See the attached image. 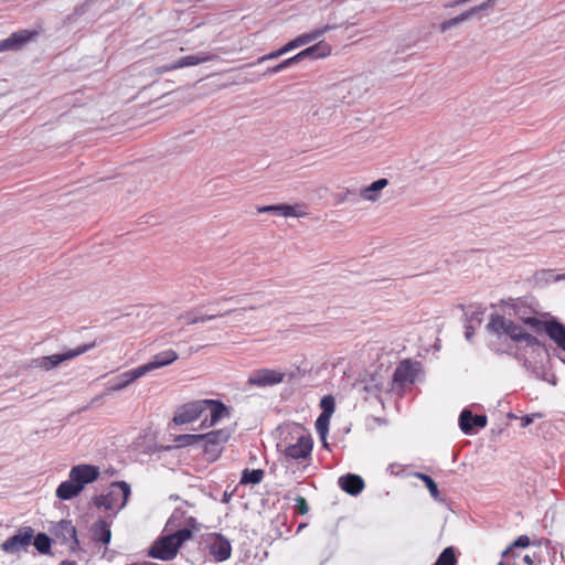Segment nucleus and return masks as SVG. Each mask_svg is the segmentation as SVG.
<instances>
[{"label": "nucleus", "instance_id": "46", "mask_svg": "<svg viewBox=\"0 0 565 565\" xmlns=\"http://www.w3.org/2000/svg\"><path fill=\"white\" fill-rule=\"evenodd\" d=\"M521 420H522V426H523V427L529 426V425L533 422L532 417H531V416H529V415L523 416V417L521 418Z\"/></svg>", "mask_w": 565, "mask_h": 565}, {"label": "nucleus", "instance_id": "36", "mask_svg": "<svg viewBox=\"0 0 565 565\" xmlns=\"http://www.w3.org/2000/svg\"><path fill=\"white\" fill-rule=\"evenodd\" d=\"M468 19H469L468 14L465 11V12L460 13L459 15H457L455 18H451L449 20H446V21L441 22L440 23V31L445 32V31L449 30L450 28H452V26H455V25L459 24L460 22H463V21H466Z\"/></svg>", "mask_w": 565, "mask_h": 565}, {"label": "nucleus", "instance_id": "12", "mask_svg": "<svg viewBox=\"0 0 565 565\" xmlns=\"http://www.w3.org/2000/svg\"><path fill=\"white\" fill-rule=\"evenodd\" d=\"M38 31L20 30L13 32L9 38L0 41V52L7 50H19L28 42L36 38Z\"/></svg>", "mask_w": 565, "mask_h": 565}, {"label": "nucleus", "instance_id": "31", "mask_svg": "<svg viewBox=\"0 0 565 565\" xmlns=\"http://www.w3.org/2000/svg\"><path fill=\"white\" fill-rule=\"evenodd\" d=\"M457 562L455 548L448 546L440 553L434 565H457Z\"/></svg>", "mask_w": 565, "mask_h": 565}, {"label": "nucleus", "instance_id": "2", "mask_svg": "<svg viewBox=\"0 0 565 565\" xmlns=\"http://www.w3.org/2000/svg\"><path fill=\"white\" fill-rule=\"evenodd\" d=\"M99 477V469L93 465L74 466L68 473V479L56 489L55 494L60 500H71L78 495L86 484L94 482Z\"/></svg>", "mask_w": 565, "mask_h": 565}, {"label": "nucleus", "instance_id": "23", "mask_svg": "<svg viewBox=\"0 0 565 565\" xmlns=\"http://www.w3.org/2000/svg\"><path fill=\"white\" fill-rule=\"evenodd\" d=\"M388 184L387 179L382 178L374 181L371 185L361 190V196L367 201H375L379 198V191Z\"/></svg>", "mask_w": 565, "mask_h": 565}, {"label": "nucleus", "instance_id": "10", "mask_svg": "<svg viewBox=\"0 0 565 565\" xmlns=\"http://www.w3.org/2000/svg\"><path fill=\"white\" fill-rule=\"evenodd\" d=\"M284 379V372L270 369H258L249 374L247 384L257 387L273 386L281 383Z\"/></svg>", "mask_w": 565, "mask_h": 565}, {"label": "nucleus", "instance_id": "14", "mask_svg": "<svg viewBox=\"0 0 565 565\" xmlns=\"http://www.w3.org/2000/svg\"><path fill=\"white\" fill-rule=\"evenodd\" d=\"M417 370L409 360L402 361L395 369L393 381L398 386H405L415 382Z\"/></svg>", "mask_w": 565, "mask_h": 565}, {"label": "nucleus", "instance_id": "16", "mask_svg": "<svg viewBox=\"0 0 565 565\" xmlns=\"http://www.w3.org/2000/svg\"><path fill=\"white\" fill-rule=\"evenodd\" d=\"M143 376L142 372L140 371L139 366L129 371H126L118 376H116L107 387V391L110 392H117L126 388L131 383H134L136 380Z\"/></svg>", "mask_w": 565, "mask_h": 565}, {"label": "nucleus", "instance_id": "20", "mask_svg": "<svg viewBox=\"0 0 565 565\" xmlns=\"http://www.w3.org/2000/svg\"><path fill=\"white\" fill-rule=\"evenodd\" d=\"M545 333L553 340L556 345L565 351V326L556 319L551 318L547 320V329Z\"/></svg>", "mask_w": 565, "mask_h": 565}, {"label": "nucleus", "instance_id": "6", "mask_svg": "<svg viewBox=\"0 0 565 565\" xmlns=\"http://www.w3.org/2000/svg\"><path fill=\"white\" fill-rule=\"evenodd\" d=\"M231 436L232 430L230 428H220L201 434V443L204 444L203 452L209 460L215 461L221 456Z\"/></svg>", "mask_w": 565, "mask_h": 565}, {"label": "nucleus", "instance_id": "13", "mask_svg": "<svg viewBox=\"0 0 565 565\" xmlns=\"http://www.w3.org/2000/svg\"><path fill=\"white\" fill-rule=\"evenodd\" d=\"M178 356L179 355L174 350L168 349L154 354L148 363L140 365L139 369L145 376L153 370L172 364L178 360Z\"/></svg>", "mask_w": 565, "mask_h": 565}, {"label": "nucleus", "instance_id": "25", "mask_svg": "<svg viewBox=\"0 0 565 565\" xmlns=\"http://www.w3.org/2000/svg\"><path fill=\"white\" fill-rule=\"evenodd\" d=\"M60 529L66 539L72 540L71 550L76 551L79 547V542L77 539V532H76L75 526L72 524L71 521H62L60 523Z\"/></svg>", "mask_w": 565, "mask_h": 565}, {"label": "nucleus", "instance_id": "47", "mask_svg": "<svg viewBox=\"0 0 565 565\" xmlns=\"http://www.w3.org/2000/svg\"><path fill=\"white\" fill-rule=\"evenodd\" d=\"M60 565H77V564L74 561L65 559V561L61 562Z\"/></svg>", "mask_w": 565, "mask_h": 565}, {"label": "nucleus", "instance_id": "5", "mask_svg": "<svg viewBox=\"0 0 565 565\" xmlns=\"http://www.w3.org/2000/svg\"><path fill=\"white\" fill-rule=\"evenodd\" d=\"M129 495V484L125 481H118L110 484L106 494L95 497L94 503L107 511L118 512L127 504Z\"/></svg>", "mask_w": 565, "mask_h": 565}, {"label": "nucleus", "instance_id": "17", "mask_svg": "<svg viewBox=\"0 0 565 565\" xmlns=\"http://www.w3.org/2000/svg\"><path fill=\"white\" fill-rule=\"evenodd\" d=\"M488 418L486 415H473L471 411L465 409L459 416V426L465 434H470L472 428L487 426Z\"/></svg>", "mask_w": 565, "mask_h": 565}, {"label": "nucleus", "instance_id": "7", "mask_svg": "<svg viewBox=\"0 0 565 565\" xmlns=\"http://www.w3.org/2000/svg\"><path fill=\"white\" fill-rule=\"evenodd\" d=\"M291 441L285 446L282 454L285 457L292 460H306L311 457L313 440L309 434L299 433L296 437H292Z\"/></svg>", "mask_w": 565, "mask_h": 565}, {"label": "nucleus", "instance_id": "34", "mask_svg": "<svg viewBox=\"0 0 565 565\" xmlns=\"http://www.w3.org/2000/svg\"><path fill=\"white\" fill-rule=\"evenodd\" d=\"M331 416L320 414L316 420V430L321 439H326L329 431Z\"/></svg>", "mask_w": 565, "mask_h": 565}, {"label": "nucleus", "instance_id": "32", "mask_svg": "<svg viewBox=\"0 0 565 565\" xmlns=\"http://www.w3.org/2000/svg\"><path fill=\"white\" fill-rule=\"evenodd\" d=\"M413 476L415 478L422 480L426 484L427 489L429 490L430 495L435 500L439 499V490H438L437 483L428 475H425L423 472H415Z\"/></svg>", "mask_w": 565, "mask_h": 565}, {"label": "nucleus", "instance_id": "8", "mask_svg": "<svg viewBox=\"0 0 565 565\" xmlns=\"http://www.w3.org/2000/svg\"><path fill=\"white\" fill-rule=\"evenodd\" d=\"M95 347H96V341H93L90 343L78 345L75 349H70L66 352L61 353V354L42 356V358L38 359L35 361V363H36V366H39L45 371H50V370H53L54 367L58 366L62 362L75 359V358L86 353L87 351H89L90 349H93Z\"/></svg>", "mask_w": 565, "mask_h": 565}, {"label": "nucleus", "instance_id": "40", "mask_svg": "<svg viewBox=\"0 0 565 565\" xmlns=\"http://www.w3.org/2000/svg\"><path fill=\"white\" fill-rule=\"evenodd\" d=\"M285 53L282 52V49H278L276 51H273L264 56H260L258 60H257V63H263L265 61H268V60H275V58H278L279 56L284 55Z\"/></svg>", "mask_w": 565, "mask_h": 565}, {"label": "nucleus", "instance_id": "39", "mask_svg": "<svg viewBox=\"0 0 565 565\" xmlns=\"http://www.w3.org/2000/svg\"><path fill=\"white\" fill-rule=\"evenodd\" d=\"M493 4H494V0H487L479 6H475V7L470 8L466 12L468 14V18H471L472 15H475L476 13H478L480 11H484V10L491 8Z\"/></svg>", "mask_w": 565, "mask_h": 565}, {"label": "nucleus", "instance_id": "11", "mask_svg": "<svg viewBox=\"0 0 565 565\" xmlns=\"http://www.w3.org/2000/svg\"><path fill=\"white\" fill-rule=\"evenodd\" d=\"M207 546L210 554L216 562H224L232 555L230 541L222 534L214 533L209 536Z\"/></svg>", "mask_w": 565, "mask_h": 565}, {"label": "nucleus", "instance_id": "43", "mask_svg": "<svg viewBox=\"0 0 565 565\" xmlns=\"http://www.w3.org/2000/svg\"><path fill=\"white\" fill-rule=\"evenodd\" d=\"M470 0H452L451 2L449 3H446L444 7L445 8H455V7H458V6H461V4H465L467 2H469Z\"/></svg>", "mask_w": 565, "mask_h": 565}, {"label": "nucleus", "instance_id": "24", "mask_svg": "<svg viewBox=\"0 0 565 565\" xmlns=\"http://www.w3.org/2000/svg\"><path fill=\"white\" fill-rule=\"evenodd\" d=\"M302 205H288V204H277L275 205V211L279 215H282L285 217L295 216V217H302L307 213L301 210Z\"/></svg>", "mask_w": 565, "mask_h": 565}, {"label": "nucleus", "instance_id": "49", "mask_svg": "<svg viewBox=\"0 0 565 565\" xmlns=\"http://www.w3.org/2000/svg\"><path fill=\"white\" fill-rule=\"evenodd\" d=\"M557 279H565V274L559 275V276L557 277Z\"/></svg>", "mask_w": 565, "mask_h": 565}, {"label": "nucleus", "instance_id": "26", "mask_svg": "<svg viewBox=\"0 0 565 565\" xmlns=\"http://www.w3.org/2000/svg\"><path fill=\"white\" fill-rule=\"evenodd\" d=\"M265 472L263 469H245L242 473V484H258L263 481Z\"/></svg>", "mask_w": 565, "mask_h": 565}, {"label": "nucleus", "instance_id": "29", "mask_svg": "<svg viewBox=\"0 0 565 565\" xmlns=\"http://www.w3.org/2000/svg\"><path fill=\"white\" fill-rule=\"evenodd\" d=\"M33 545L41 554H49L51 552L52 540L45 533H39L33 537Z\"/></svg>", "mask_w": 565, "mask_h": 565}, {"label": "nucleus", "instance_id": "27", "mask_svg": "<svg viewBox=\"0 0 565 565\" xmlns=\"http://www.w3.org/2000/svg\"><path fill=\"white\" fill-rule=\"evenodd\" d=\"M175 447L184 448L201 443V434H183L173 438Z\"/></svg>", "mask_w": 565, "mask_h": 565}, {"label": "nucleus", "instance_id": "41", "mask_svg": "<svg viewBox=\"0 0 565 565\" xmlns=\"http://www.w3.org/2000/svg\"><path fill=\"white\" fill-rule=\"evenodd\" d=\"M297 47H300L299 43L297 42V38L286 43L284 46H281L282 52L286 54L290 52L291 50H295Z\"/></svg>", "mask_w": 565, "mask_h": 565}, {"label": "nucleus", "instance_id": "22", "mask_svg": "<svg viewBox=\"0 0 565 565\" xmlns=\"http://www.w3.org/2000/svg\"><path fill=\"white\" fill-rule=\"evenodd\" d=\"M93 539L96 542L108 544L111 539L109 524L105 520H99L93 526Z\"/></svg>", "mask_w": 565, "mask_h": 565}, {"label": "nucleus", "instance_id": "9", "mask_svg": "<svg viewBox=\"0 0 565 565\" xmlns=\"http://www.w3.org/2000/svg\"><path fill=\"white\" fill-rule=\"evenodd\" d=\"M34 537V530L31 526L19 529L17 534L1 543L0 547L4 553L15 554L25 550Z\"/></svg>", "mask_w": 565, "mask_h": 565}, {"label": "nucleus", "instance_id": "48", "mask_svg": "<svg viewBox=\"0 0 565 565\" xmlns=\"http://www.w3.org/2000/svg\"><path fill=\"white\" fill-rule=\"evenodd\" d=\"M524 561H525L527 564H533V562H532V559H531V557H530L529 555H526V556L524 557Z\"/></svg>", "mask_w": 565, "mask_h": 565}, {"label": "nucleus", "instance_id": "4", "mask_svg": "<svg viewBox=\"0 0 565 565\" xmlns=\"http://www.w3.org/2000/svg\"><path fill=\"white\" fill-rule=\"evenodd\" d=\"M488 328L498 335H508L514 342H524L531 348L542 347V343L536 337L529 333L522 326L502 316L492 317L488 323Z\"/></svg>", "mask_w": 565, "mask_h": 565}, {"label": "nucleus", "instance_id": "15", "mask_svg": "<svg viewBox=\"0 0 565 565\" xmlns=\"http://www.w3.org/2000/svg\"><path fill=\"white\" fill-rule=\"evenodd\" d=\"M502 308L510 310L512 315L518 317L522 322L533 315V308L521 298H508L502 300Z\"/></svg>", "mask_w": 565, "mask_h": 565}, {"label": "nucleus", "instance_id": "42", "mask_svg": "<svg viewBox=\"0 0 565 565\" xmlns=\"http://www.w3.org/2000/svg\"><path fill=\"white\" fill-rule=\"evenodd\" d=\"M300 61H301L300 57H298V54H296V55L282 61L280 64H281L282 68L285 70Z\"/></svg>", "mask_w": 565, "mask_h": 565}, {"label": "nucleus", "instance_id": "33", "mask_svg": "<svg viewBox=\"0 0 565 565\" xmlns=\"http://www.w3.org/2000/svg\"><path fill=\"white\" fill-rule=\"evenodd\" d=\"M523 323L529 326L535 333H545L547 329V320H542L533 315L526 318Z\"/></svg>", "mask_w": 565, "mask_h": 565}, {"label": "nucleus", "instance_id": "1", "mask_svg": "<svg viewBox=\"0 0 565 565\" xmlns=\"http://www.w3.org/2000/svg\"><path fill=\"white\" fill-rule=\"evenodd\" d=\"M206 411L210 412V416L201 422V429L214 427L223 418L231 416L230 408L222 401L204 398L186 402L178 406L171 422L175 426L192 424L200 419Z\"/></svg>", "mask_w": 565, "mask_h": 565}, {"label": "nucleus", "instance_id": "19", "mask_svg": "<svg viewBox=\"0 0 565 565\" xmlns=\"http://www.w3.org/2000/svg\"><path fill=\"white\" fill-rule=\"evenodd\" d=\"M331 45L324 41H320L298 53L300 60L310 58L318 60L327 57L331 54Z\"/></svg>", "mask_w": 565, "mask_h": 565}, {"label": "nucleus", "instance_id": "21", "mask_svg": "<svg viewBox=\"0 0 565 565\" xmlns=\"http://www.w3.org/2000/svg\"><path fill=\"white\" fill-rule=\"evenodd\" d=\"M213 58H214V56L211 54H205L202 56L189 55V56H184V57L180 58L178 62H175L171 66H166L163 68V71L168 72V71L182 68V67L194 66V65H198V64H201L204 62L212 61Z\"/></svg>", "mask_w": 565, "mask_h": 565}, {"label": "nucleus", "instance_id": "3", "mask_svg": "<svg viewBox=\"0 0 565 565\" xmlns=\"http://www.w3.org/2000/svg\"><path fill=\"white\" fill-rule=\"evenodd\" d=\"M192 535V531L185 527L172 534L160 536L151 545L148 556L160 561H171L178 555L183 543L190 540Z\"/></svg>", "mask_w": 565, "mask_h": 565}, {"label": "nucleus", "instance_id": "50", "mask_svg": "<svg viewBox=\"0 0 565 565\" xmlns=\"http://www.w3.org/2000/svg\"><path fill=\"white\" fill-rule=\"evenodd\" d=\"M498 565H503V563H502V562H500Z\"/></svg>", "mask_w": 565, "mask_h": 565}, {"label": "nucleus", "instance_id": "35", "mask_svg": "<svg viewBox=\"0 0 565 565\" xmlns=\"http://www.w3.org/2000/svg\"><path fill=\"white\" fill-rule=\"evenodd\" d=\"M320 408L322 409L321 414L331 416L335 411V402L333 396L326 395L320 399Z\"/></svg>", "mask_w": 565, "mask_h": 565}, {"label": "nucleus", "instance_id": "45", "mask_svg": "<svg viewBox=\"0 0 565 565\" xmlns=\"http://www.w3.org/2000/svg\"><path fill=\"white\" fill-rule=\"evenodd\" d=\"M259 213H268L275 211V205H265L257 209Z\"/></svg>", "mask_w": 565, "mask_h": 565}, {"label": "nucleus", "instance_id": "37", "mask_svg": "<svg viewBox=\"0 0 565 565\" xmlns=\"http://www.w3.org/2000/svg\"><path fill=\"white\" fill-rule=\"evenodd\" d=\"M530 544V537L527 535H521L505 551H503L502 556L508 557L514 547H527Z\"/></svg>", "mask_w": 565, "mask_h": 565}, {"label": "nucleus", "instance_id": "18", "mask_svg": "<svg viewBox=\"0 0 565 565\" xmlns=\"http://www.w3.org/2000/svg\"><path fill=\"white\" fill-rule=\"evenodd\" d=\"M339 486L344 492L358 495L363 491L365 483L360 476L348 473L339 479Z\"/></svg>", "mask_w": 565, "mask_h": 565}, {"label": "nucleus", "instance_id": "38", "mask_svg": "<svg viewBox=\"0 0 565 565\" xmlns=\"http://www.w3.org/2000/svg\"><path fill=\"white\" fill-rule=\"evenodd\" d=\"M296 504H295V512L297 514H300V515H305L309 512V505H308V502L307 500L301 497V495H298L296 499Z\"/></svg>", "mask_w": 565, "mask_h": 565}, {"label": "nucleus", "instance_id": "28", "mask_svg": "<svg viewBox=\"0 0 565 565\" xmlns=\"http://www.w3.org/2000/svg\"><path fill=\"white\" fill-rule=\"evenodd\" d=\"M331 28L329 25H326L323 28L316 29L309 33H303L299 36H297V42L300 46L306 45L320 36H322L327 31H329Z\"/></svg>", "mask_w": 565, "mask_h": 565}, {"label": "nucleus", "instance_id": "30", "mask_svg": "<svg viewBox=\"0 0 565 565\" xmlns=\"http://www.w3.org/2000/svg\"><path fill=\"white\" fill-rule=\"evenodd\" d=\"M232 311L233 310H227L224 313L210 315V316H199L194 311H189V312H186L184 315V319L186 320L188 324H195V323H199V322H205V321L215 319L217 317H224V316L231 313Z\"/></svg>", "mask_w": 565, "mask_h": 565}, {"label": "nucleus", "instance_id": "44", "mask_svg": "<svg viewBox=\"0 0 565 565\" xmlns=\"http://www.w3.org/2000/svg\"><path fill=\"white\" fill-rule=\"evenodd\" d=\"M282 70H284V68H282L281 64L279 63V64H277V65H275V66L269 67V68L266 71V73H265V74H275V73H278V72H280V71H282Z\"/></svg>", "mask_w": 565, "mask_h": 565}]
</instances>
